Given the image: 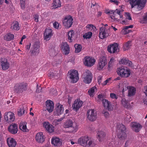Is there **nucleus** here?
Returning a JSON list of instances; mask_svg holds the SVG:
<instances>
[{
    "instance_id": "nucleus-43",
    "label": "nucleus",
    "mask_w": 147,
    "mask_h": 147,
    "mask_svg": "<svg viewBox=\"0 0 147 147\" xmlns=\"http://www.w3.org/2000/svg\"><path fill=\"white\" fill-rule=\"evenodd\" d=\"M58 74L57 71H54L53 72H50L48 74V76L50 77L51 78H56V75H57Z\"/></svg>"
},
{
    "instance_id": "nucleus-14",
    "label": "nucleus",
    "mask_w": 147,
    "mask_h": 147,
    "mask_svg": "<svg viewBox=\"0 0 147 147\" xmlns=\"http://www.w3.org/2000/svg\"><path fill=\"white\" fill-rule=\"evenodd\" d=\"M109 36L107 30L105 27H101L100 28L98 36L101 39L105 38Z\"/></svg>"
},
{
    "instance_id": "nucleus-41",
    "label": "nucleus",
    "mask_w": 147,
    "mask_h": 147,
    "mask_svg": "<svg viewBox=\"0 0 147 147\" xmlns=\"http://www.w3.org/2000/svg\"><path fill=\"white\" fill-rule=\"evenodd\" d=\"M25 112V110L24 107H22L18 110V113L19 116H20L24 115Z\"/></svg>"
},
{
    "instance_id": "nucleus-31",
    "label": "nucleus",
    "mask_w": 147,
    "mask_h": 147,
    "mask_svg": "<svg viewBox=\"0 0 147 147\" xmlns=\"http://www.w3.org/2000/svg\"><path fill=\"white\" fill-rule=\"evenodd\" d=\"M121 103L124 107L126 109H129L130 107V103L124 98H122L121 100Z\"/></svg>"
},
{
    "instance_id": "nucleus-7",
    "label": "nucleus",
    "mask_w": 147,
    "mask_h": 147,
    "mask_svg": "<svg viewBox=\"0 0 147 147\" xmlns=\"http://www.w3.org/2000/svg\"><path fill=\"white\" fill-rule=\"evenodd\" d=\"M73 19L70 16H65L63 20V25L67 28L70 27L73 23Z\"/></svg>"
},
{
    "instance_id": "nucleus-54",
    "label": "nucleus",
    "mask_w": 147,
    "mask_h": 147,
    "mask_svg": "<svg viewBox=\"0 0 147 147\" xmlns=\"http://www.w3.org/2000/svg\"><path fill=\"white\" fill-rule=\"evenodd\" d=\"M34 20L36 22H38V14H35L34 16Z\"/></svg>"
},
{
    "instance_id": "nucleus-3",
    "label": "nucleus",
    "mask_w": 147,
    "mask_h": 147,
    "mask_svg": "<svg viewBox=\"0 0 147 147\" xmlns=\"http://www.w3.org/2000/svg\"><path fill=\"white\" fill-rule=\"evenodd\" d=\"M117 72L118 75L120 77L124 78L129 77L131 74L130 70L127 67L124 66L118 68Z\"/></svg>"
},
{
    "instance_id": "nucleus-57",
    "label": "nucleus",
    "mask_w": 147,
    "mask_h": 147,
    "mask_svg": "<svg viewBox=\"0 0 147 147\" xmlns=\"http://www.w3.org/2000/svg\"><path fill=\"white\" fill-rule=\"evenodd\" d=\"M93 27H94L93 25L92 24H89V25H87L86 26V28H87L90 29L91 28H93Z\"/></svg>"
},
{
    "instance_id": "nucleus-21",
    "label": "nucleus",
    "mask_w": 147,
    "mask_h": 147,
    "mask_svg": "<svg viewBox=\"0 0 147 147\" xmlns=\"http://www.w3.org/2000/svg\"><path fill=\"white\" fill-rule=\"evenodd\" d=\"M102 103L105 108L108 109L109 111H111L113 109V106L111 105V102L106 99L102 100Z\"/></svg>"
},
{
    "instance_id": "nucleus-58",
    "label": "nucleus",
    "mask_w": 147,
    "mask_h": 147,
    "mask_svg": "<svg viewBox=\"0 0 147 147\" xmlns=\"http://www.w3.org/2000/svg\"><path fill=\"white\" fill-rule=\"evenodd\" d=\"M31 46V44L29 43V44L27 45L25 47L26 49L27 50H29Z\"/></svg>"
},
{
    "instance_id": "nucleus-26",
    "label": "nucleus",
    "mask_w": 147,
    "mask_h": 147,
    "mask_svg": "<svg viewBox=\"0 0 147 147\" xmlns=\"http://www.w3.org/2000/svg\"><path fill=\"white\" fill-rule=\"evenodd\" d=\"M97 138L99 141H103L106 139V134L103 131H98L97 134Z\"/></svg>"
},
{
    "instance_id": "nucleus-5",
    "label": "nucleus",
    "mask_w": 147,
    "mask_h": 147,
    "mask_svg": "<svg viewBox=\"0 0 147 147\" xmlns=\"http://www.w3.org/2000/svg\"><path fill=\"white\" fill-rule=\"evenodd\" d=\"M82 76L85 83L89 84L91 82L92 77V73L89 70L86 69L83 73Z\"/></svg>"
},
{
    "instance_id": "nucleus-2",
    "label": "nucleus",
    "mask_w": 147,
    "mask_h": 147,
    "mask_svg": "<svg viewBox=\"0 0 147 147\" xmlns=\"http://www.w3.org/2000/svg\"><path fill=\"white\" fill-rule=\"evenodd\" d=\"M78 144L85 147H92L94 145V141L90 139L88 136H82L78 141Z\"/></svg>"
},
{
    "instance_id": "nucleus-44",
    "label": "nucleus",
    "mask_w": 147,
    "mask_h": 147,
    "mask_svg": "<svg viewBox=\"0 0 147 147\" xmlns=\"http://www.w3.org/2000/svg\"><path fill=\"white\" fill-rule=\"evenodd\" d=\"M95 87H93L91 88L88 91V94L90 96H93L94 95V93L95 92Z\"/></svg>"
},
{
    "instance_id": "nucleus-33",
    "label": "nucleus",
    "mask_w": 147,
    "mask_h": 147,
    "mask_svg": "<svg viewBox=\"0 0 147 147\" xmlns=\"http://www.w3.org/2000/svg\"><path fill=\"white\" fill-rule=\"evenodd\" d=\"M119 63L120 64H123L125 65H127L129 66H131L132 65V62L128 60L126 58H123L121 59L119 61Z\"/></svg>"
},
{
    "instance_id": "nucleus-52",
    "label": "nucleus",
    "mask_w": 147,
    "mask_h": 147,
    "mask_svg": "<svg viewBox=\"0 0 147 147\" xmlns=\"http://www.w3.org/2000/svg\"><path fill=\"white\" fill-rule=\"evenodd\" d=\"M110 97L112 99H117V96L114 93H111L110 94Z\"/></svg>"
},
{
    "instance_id": "nucleus-36",
    "label": "nucleus",
    "mask_w": 147,
    "mask_h": 147,
    "mask_svg": "<svg viewBox=\"0 0 147 147\" xmlns=\"http://www.w3.org/2000/svg\"><path fill=\"white\" fill-rule=\"evenodd\" d=\"M14 38V35L9 33H8L4 36V39L6 41H10L13 40Z\"/></svg>"
},
{
    "instance_id": "nucleus-15",
    "label": "nucleus",
    "mask_w": 147,
    "mask_h": 147,
    "mask_svg": "<svg viewBox=\"0 0 147 147\" xmlns=\"http://www.w3.org/2000/svg\"><path fill=\"white\" fill-rule=\"evenodd\" d=\"M0 65L2 69L3 70H7L10 66V64L8 62L7 60L5 58H2L1 59Z\"/></svg>"
},
{
    "instance_id": "nucleus-9",
    "label": "nucleus",
    "mask_w": 147,
    "mask_h": 147,
    "mask_svg": "<svg viewBox=\"0 0 147 147\" xmlns=\"http://www.w3.org/2000/svg\"><path fill=\"white\" fill-rule=\"evenodd\" d=\"M84 63L88 67H91L95 64L96 60L92 57L88 56H86L84 58Z\"/></svg>"
},
{
    "instance_id": "nucleus-32",
    "label": "nucleus",
    "mask_w": 147,
    "mask_h": 147,
    "mask_svg": "<svg viewBox=\"0 0 147 147\" xmlns=\"http://www.w3.org/2000/svg\"><path fill=\"white\" fill-rule=\"evenodd\" d=\"M61 3L60 0H54L52 4V9L58 8L61 7Z\"/></svg>"
},
{
    "instance_id": "nucleus-53",
    "label": "nucleus",
    "mask_w": 147,
    "mask_h": 147,
    "mask_svg": "<svg viewBox=\"0 0 147 147\" xmlns=\"http://www.w3.org/2000/svg\"><path fill=\"white\" fill-rule=\"evenodd\" d=\"M103 113L104 114V115L105 117L107 118L109 117L110 115L108 112H105Z\"/></svg>"
},
{
    "instance_id": "nucleus-29",
    "label": "nucleus",
    "mask_w": 147,
    "mask_h": 147,
    "mask_svg": "<svg viewBox=\"0 0 147 147\" xmlns=\"http://www.w3.org/2000/svg\"><path fill=\"white\" fill-rule=\"evenodd\" d=\"M7 142L9 147H15L16 142L14 139L11 138H8Z\"/></svg>"
},
{
    "instance_id": "nucleus-8",
    "label": "nucleus",
    "mask_w": 147,
    "mask_h": 147,
    "mask_svg": "<svg viewBox=\"0 0 147 147\" xmlns=\"http://www.w3.org/2000/svg\"><path fill=\"white\" fill-rule=\"evenodd\" d=\"M107 64L106 57L101 56L99 59L97 65V69L100 70H102Z\"/></svg>"
},
{
    "instance_id": "nucleus-42",
    "label": "nucleus",
    "mask_w": 147,
    "mask_h": 147,
    "mask_svg": "<svg viewBox=\"0 0 147 147\" xmlns=\"http://www.w3.org/2000/svg\"><path fill=\"white\" fill-rule=\"evenodd\" d=\"M75 52L76 53H79L81 50L82 46L81 45L76 44L74 45Z\"/></svg>"
},
{
    "instance_id": "nucleus-60",
    "label": "nucleus",
    "mask_w": 147,
    "mask_h": 147,
    "mask_svg": "<svg viewBox=\"0 0 147 147\" xmlns=\"http://www.w3.org/2000/svg\"><path fill=\"white\" fill-rule=\"evenodd\" d=\"M111 19L114 20L115 21L116 20L117 21H119V19H118L117 18H116L115 16H111Z\"/></svg>"
},
{
    "instance_id": "nucleus-11",
    "label": "nucleus",
    "mask_w": 147,
    "mask_h": 147,
    "mask_svg": "<svg viewBox=\"0 0 147 147\" xmlns=\"http://www.w3.org/2000/svg\"><path fill=\"white\" fill-rule=\"evenodd\" d=\"M119 126L120 131L118 136V138L121 140H125L127 137L125 133V127L123 124H120Z\"/></svg>"
},
{
    "instance_id": "nucleus-46",
    "label": "nucleus",
    "mask_w": 147,
    "mask_h": 147,
    "mask_svg": "<svg viewBox=\"0 0 147 147\" xmlns=\"http://www.w3.org/2000/svg\"><path fill=\"white\" fill-rule=\"evenodd\" d=\"M26 0H20V4L21 8L23 9H25Z\"/></svg>"
},
{
    "instance_id": "nucleus-62",
    "label": "nucleus",
    "mask_w": 147,
    "mask_h": 147,
    "mask_svg": "<svg viewBox=\"0 0 147 147\" xmlns=\"http://www.w3.org/2000/svg\"><path fill=\"white\" fill-rule=\"evenodd\" d=\"M125 29H129V28H132L133 27V25H131L128 26H125Z\"/></svg>"
},
{
    "instance_id": "nucleus-22",
    "label": "nucleus",
    "mask_w": 147,
    "mask_h": 147,
    "mask_svg": "<svg viewBox=\"0 0 147 147\" xmlns=\"http://www.w3.org/2000/svg\"><path fill=\"white\" fill-rule=\"evenodd\" d=\"M52 30L50 28H47L45 29V32H44L45 39L49 40L53 35Z\"/></svg>"
},
{
    "instance_id": "nucleus-63",
    "label": "nucleus",
    "mask_w": 147,
    "mask_h": 147,
    "mask_svg": "<svg viewBox=\"0 0 147 147\" xmlns=\"http://www.w3.org/2000/svg\"><path fill=\"white\" fill-rule=\"evenodd\" d=\"M115 11H110L108 12H107V13L111 14H114Z\"/></svg>"
},
{
    "instance_id": "nucleus-49",
    "label": "nucleus",
    "mask_w": 147,
    "mask_h": 147,
    "mask_svg": "<svg viewBox=\"0 0 147 147\" xmlns=\"http://www.w3.org/2000/svg\"><path fill=\"white\" fill-rule=\"evenodd\" d=\"M125 119L127 122H130L132 119L131 115L129 114H128V115H126V116L125 117Z\"/></svg>"
},
{
    "instance_id": "nucleus-1",
    "label": "nucleus",
    "mask_w": 147,
    "mask_h": 147,
    "mask_svg": "<svg viewBox=\"0 0 147 147\" xmlns=\"http://www.w3.org/2000/svg\"><path fill=\"white\" fill-rule=\"evenodd\" d=\"M125 2H129L131 8L137 5V9L139 10H141L144 7L147 2V0H124Z\"/></svg>"
},
{
    "instance_id": "nucleus-47",
    "label": "nucleus",
    "mask_w": 147,
    "mask_h": 147,
    "mask_svg": "<svg viewBox=\"0 0 147 147\" xmlns=\"http://www.w3.org/2000/svg\"><path fill=\"white\" fill-rule=\"evenodd\" d=\"M115 61V58L113 57L111 58L110 59V61L109 63L108 69L110 68L112 66V64Z\"/></svg>"
},
{
    "instance_id": "nucleus-6",
    "label": "nucleus",
    "mask_w": 147,
    "mask_h": 147,
    "mask_svg": "<svg viewBox=\"0 0 147 147\" xmlns=\"http://www.w3.org/2000/svg\"><path fill=\"white\" fill-rule=\"evenodd\" d=\"M69 78L71 80V82L72 83H75L77 82L79 79L78 74V71L74 70H70L68 72Z\"/></svg>"
},
{
    "instance_id": "nucleus-18",
    "label": "nucleus",
    "mask_w": 147,
    "mask_h": 147,
    "mask_svg": "<svg viewBox=\"0 0 147 147\" xmlns=\"http://www.w3.org/2000/svg\"><path fill=\"white\" fill-rule=\"evenodd\" d=\"M43 126L47 131L49 132L52 133L54 131V127L49 122H44L43 123Z\"/></svg>"
},
{
    "instance_id": "nucleus-50",
    "label": "nucleus",
    "mask_w": 147,
    "mask_h": 147,
    "mask_svg": "<svg viewBox=\"0 0 147 147\" xmlns=\"http://www.w3.org/2000/svg\"><path fill=\"white\" fill-rule=\"evenodd\" d=\"M111 78H109L105 81L103 83H101L102 85L103 86H105L111 80Z\"/></svg>"
},
{
    "instance_id": "nucleus-35",
    "label": "nucleus",
    "mask_w": 147,
    "mask_h": 147,
    "mask_svg": "<svg viewBox=\"0 0 147 147\" xmlns=\"http://www.w3.org/2000/svg\"><path fill=\"white\" fill-rule=\"evenodd\" d=\"M27 123L26 122H21L20 123L19 127L20 129L23 131L27 132L28 129L26 126Z\"/></svg>"
},
{
    "instance_id": "nucleus-61",
    "label": "nucleus",
    "mask_w": 147,
    "mask_h": 147,
    "mask_svg": "<svg viewBox=\"0 0 147 147\" xmlns=\"http://www.w3.org/2000/svg\"><path fill=\"white\" fill-rule=\"evenodd\" d=\"M143 19L144 21H147V12L145 14V15L143 16Z\"/></svg>"
},
{
    "instance_id": "nucleus-13",
    "label": "nucleus",
    "mask_w": 147,
    "mask_h": 147,
    "mask_svg": "<svg viewBox=\"0 0 147 147\" xmlns=\"http://www.w3.org/2000/svg\"><path fill=\"white\" fill-rule=\"evenodd\" d=\"M4 119L6 121L10 123L14 121L15 120L14 114L11 112H9L5 113Z\"/></svg>"
},
{
    "instance_id": "nucleus-38",
    "label": "nucleus",
    "mask_w": 147,
    "mask_h": 147,
    "mask_svg": "<svg viewBox=\"0 0 147 147\" xmlns=\"http://www.w3.org/2000/svg\"><path fill=\"white\" fill-rule=\"evenodd\" d=\"M68 40L69 42L72 41V39L74 36V32L73 30L69 31L68 33Z\"/></svg>"
},
{
    "instance_id": "nucleus-27",
    "label": "nucleus",
    "mask_w": 147,
    "mask_h": 147,
    "mask_svg": "<svg viewBox=\"0 0 147 147\" xmlns=\"http://www.w3.org/2000/svg\"><path fill=\"white\" fill-rule=\"evenodd\" d=\"M61 47L65 55H67L69 53L70 49L69 45L66 42L62 43Z\"/></svg>"
},
{
    "instance_id": "nucleus-24",
    "label": "nucleus",
    "mask_w": 147,
    "mask_h": 147,
    "mask_svg": "<svg viewBox=\"0 0 147 147\" xmlns=\"http://www.w3.org/2000/svg\"><path fill=\"white\" fill-rule=\"evenodd\" d=\"M35 138L38 142L42 143L44 141L45 137L44 136L43 133L40 132L36 134V135Z\"/></svg>"
},
{
    "instance_id": "nucleus-51",
    "label": "nucleus",
    "mask_w": 147,
    "mask_h": 147,
    "mask_svg": "<svg viewBox=\"0 0 147 147\" xmlns=\"http://www.w3.org/2000/svg\"><path fill=\"white\" fill-rule=\"evenodd\" d=\"M115 12L119 16L120 18H122L123 17V16L121 15V13L119 9H116Z\"/></svg>"
},
{
    "instance_id": "nucleus-40",
    "label": "nucleus",
    "mask_w": 147,
    "mask_h": 147,
    "mask_svg": "<svg viewBox=\"0 0 147 147\" xmlns=\"http://www.w3.org/2000/svg\"><path fill=\"white\" fill-rule=\"evenodd\" d=\"M131 46V42L129 41L123 45V50L124 51L128 49Z\"/></svg>"
},
{
    "instance_id": "nucleus-48",
    "label": "nucleus",
    "mask_w": 147,
    "mask_h": 147,
    "mask_svg": "<svg viewBox=\"0 0 147 147\" xmlns=\"http://www.w3.org/2000/svg\"><path fill=\"white\" fill-rule=\"evenodd\" d=\"M131 30L127 29H125V26L124 28L122 29V32H123L124 34H127L130 33L131 32Z\"/></svg>"
},
{
    "instance_id": "nucleus-30",
    "label": "nucleus",
    "mask_w": 147,
    "mask_h": 147,
    "mask_svg": "<svg viewBox=\"0 0 147 147\" xmlns=\"http://www.w3.org/2000/svg\"><path fill=\"white\" fill-rule=\"evenodd\" d=\"M11 28L13 30H18L20 27L19 22L17 21H14L11 24Z\"/></svg>"
},
{
    "instance_id": "nucleus-28",
    "label": "nucleus",
    "mask_w": 147,
    "mask_h": 147,
    "mask_svg": "<svg viewBox=\"0 0 147 147\" xmlns=\"http://www.w3.org/2000/svg\"><path fill=\"white\" fill-rule=\"evenodd\" d=\"M57 115H59L63 113L64 108L63 105L58 103L57 105Z\"/></svg>"
},
{
    "instance_id": "nucleus-39",
    "label": "nucleus",
    "mask_w": 147,
    "mask_h": 147,
    "mask_svg": "<svg viewBox=\"0 0 147 147\" xmlns=\"http://www.w3.org/2000/svg\"><path fill=\"white\" fill-rule=\"evenodd\" d=\"M125 16L126 17V19L125 20H123L122 22L123 24L126 25L128 24L127 22V20H131L132 18L130 14L128 12L126 13Z\"/></svg>"
},
{
    "instance_id": "nucleus-10",
    "label": "nucleus",
    "mask_w": 147,
    "mask_h": 147,
    "mask_svg": "<svg viewBox=\"0 0 147 147\" xmlns=\"http://www.w3.org/2000/svg\"><path fill=\"white\" fill-rule=\"evenodd\" d=\"M87 118L90 121H93L96 119L97 113L94 109H89L87 111Z\"/></svg>"
},
{
    "instance_id": "nucleus-59",
    "label": "nucleus",
    "mask_w": 147,
    "mask_h": 147,
    "mask_svg": "<svg viewBox=\"0 0 147 147\" xmlns=\"http://www.w3.org/2000/svg\"><path fill=\"white\" fill-rule=\"evenodd\" d=\"M98 98H99V99L100 100H102L103 99V96L102 94H99L98 95Z\"/></svg>"
},
{
    "instance_id": "nucleus-34",
    "label": "nucleus",
    "mask_w": 147,
    "mask_h": 147,
    "mask_svg": "<svg viewBox=\"0 0 147 147\" xmlns=\"http://www.w3.org/2000/svg\"><path fill=\"white\" fill-rule=\"evenodd\" d=\"M129 87L128 96H134L136 91V88L133 87L129 86Z\"/></svg>"
},
{
    "instance_id": "nucleus-12",
    "label": "nucleus",
    "mask_w": 147,
    "mask_h": 147,
    "mask_svg": "<svg viewBox=\"0 0 147 147\" xmlns=\"http://www.w3.org/2000/svg\"><path fill=\"white\" fill-rule=\"evenodd\" d=\"M107 50L110 53H114L119 52L118 45L116 43L108 45L107 47Z\"/></svg>"
},
{
    "instance_id": "nucleus-55",
    "label": "nucleus",
    "mask_w": 147,
    "mask_h": 147,
    "mask_svg": "<svg viewBox=\"0 0 147 147\" xmlns=\"http://www.w3.org/2000/svg\"><path fill=\"white\" fill-rule=\"evenodd\" d=\"M53 25L54 28H58L59 27V24L57 22H55L53 24Z\"/></svg>"
},
{
    "instance_id": "nucleus-4",
    "label": "nucleus",
    "mask_w": 147,
    "mask_h": 147,
    "mask_svg": "<svg viewBox=\"0 0 147 147\" xmlns=\"http://www.w3.org/2000/svg\"><path fill=\"white\" fill-rule=\"evenodd\" d=\"M27 84L24 82L17 84L14 87V90L16 93H22L27 90Z\"/></svg>"
},
{
    "instance_id": "nucleus-16",
    "label": "nucleus",
    "mask_w": 147,
    "mask_h": 147,
    "mask_svg": "<svg viewBox=\"0 0 147 147\" xmlns=\"http://www.w3.org/2000/svg\"><path fill=\"white\" fill-rule=\"evenodd\" d=\"M131 127L133 131L136 132H138L140 130L142 126L138 123L133 122L131 123Z\"/></svg>"
},
{
    "instance_id": "nucleus-17",
    "label": "nucleus",
    "mask_w": 147,
    "mask_h": 147,
    "mask_svg": "<svg viewBox=\"0 0 147 147\" xmlns=\"http://www.w3.org/2000/svg\"><path fill=\"white\" fill-rule=\"evenodd\" d=\"M83 102L80 99L76 100L72 106L73 109L76 111H77L82 106Z\"/></svg>"
},
{
    "instance_id": "nucleus-56",
    "label": "nucleus",
    "mask_w": 147,
    "mask_h": 147,
    "mask_svg": "<svg viewBox=\"0 0 147 147\" xmlns=\"http://www.w3.org/2000/svg\"><path fill=\"white\" fill-rule=\"evenodd\" d=\"M26 38V37L25 35H23L22 37L21 41H20L19 44L20 45L22 44V42L23 41V40L25 39Z\"/></svg>"
},
{
    "instance_id": "nucleus-64",
    "label": "nucleus",
    "mask_w": 147,
    "mask_h": 147,
    "mask_svg": "<svg viewBox=\"0 0 147 147\" xmlns=\"http://www.w3.org/2000/svg\"><path fill=\"white\" fill-rule=\"evenodd\" d=\"M144 88L145 89L144 93L145 94L146 96H147V85L146 86H145Z\"/></svg>"
},
{
    "instance_id": "nucleus-45",
    "label": "nucleus",
    "mask_w": 147,
    "mask_h": 147,
    "mask_svg": "<svg viewBox=\"0 0 147 147\" xmlns=\"http://www.w3.org/2000/svg\"><path fill=\"white\" fill-rule=\"evenodd\" d=\"M92 34L91 32H88L85 34L83 36V37L84 38H90L92 36Z\"/></svg>"
},
{
    "instance_id": "nucleus-19",
    "label": "nucleus",
    "mask_w": 147,
    "mask_h": 147,
    "mask_svg": "<svg viewBox=\"0 0 147 147\" xmlns=\"http://www.w3.org/2000/svg\"><path fill=\"white\" fill-rule=\"evenodd\" d=\"M39 45L38 42H35L31 49V54L34 55H37L39 53Z\"/></svg>"
},
{
    "instance_id": "nucleus-20",
    "label": "nucleus",
    "mask_w": 147,
    "mask_h": 147,
    "mask_svg": "<svg viewBox=\"0 0 147 147\" xmlns=\"http://www.w3.org/2000/svg\"><path fill=\"white\" fill-rule=\"evenodd\" d=\"M46 108L49 113L52 112L54 109V104L53 101L50 100H47L45 102Z\"/></svg>"
},
{
    "instance_id": "nucleus-25",
    "label": "nucleus",
    "mask_w": 147,
    "mask_h": 147,
    "mask_svg": "<svg viewBox=\"0 0 147 147\" xmlns=\"http://www.w3.org/2000/svg\"><path fill=\"white\" fill-rule=\"evenodd\" d=\"M51 142L52 144L56 146H60L62 144L61 139L57 137L53 138L51 139Z\"/></svg>"
},
{
    "instance_id": "nucleus-23",
    "label": "nucleus",
    "mask_w": 147,
    "mask_h": 147,
    "mask_svg": "<svg viewBox=\"0 0 147 147\" xmlns=\"http://www.w3.org/2000/svg\"><path fill=\"white\" fill-rule=\"evenodd\" d=\"M18 127L17 124H11L9 127L8 129V131L13 134H16L18 131Z\"/></svg>"
},
{
    "instance_id": "nucleus-37",
    "label": "nucleus",
    "mask_w": 147,
    "mask_h": 147,
    "mask_svg": "<svg viewBox=\"0 0 147 147\" xmlns=\"http://www.w3.org/2000/svg\"><path fill=\"white\" fill-rule=\"evenodd\" d=\"M73 125V121L71 120H67L64 123V127L65 128H68L72 127Z\"/></svg>"
}]
</instances>
